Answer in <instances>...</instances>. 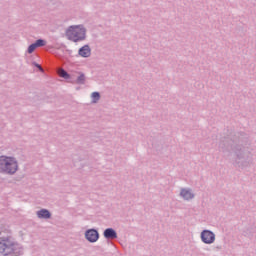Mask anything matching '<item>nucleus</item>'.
Listing matches in <instances>:
<instances>
[{
	"instance_id": "nucleus-1",
	"label": "nucleus",
	"mask_w": 256,
	"mask_h": 256,
	"mask_svg": "<svg viewBox=\"0 0 256 256\" xmlns=\"http://www.w3.org/2000/svg\"><path fill=\"white\" fill-rule=\"evenodd\" d=\"M3 233V231H0V256L23 255V246L15 241L13 236H11V232Z\"/></svg>"
},
{
	"instance_id": "nucleus-2",
	"label": "nucleus",
	"mask_w": 256,
	"mask_h": 256,
	"mask_svg": "<svg viewBox=\"0 0 256 256\" xmlns=\"http://www.w3.org/2000/svg\"><path fill=\"white\" fill-rule=\"evenodd\" d=\"M19 171V162L13 156H0V173L2 175H15Z\"/></svg>"
},
{
	"instance_id": "nucleus-3",
	"label": "nucleus",
	"mask_w": 256,
	"mask_h": 256,
	"mask_svg": "<svg viewBox=\"0 0 256 256\" xmlns=\"http://www.w3.org/2000/svg\"><path fill=\"white\" fill-rule=\"evenodd\" d=\"M66 39L72 43H81L87 39V28L83 25H72L66 29Z\"/></svg>"
},
{
	"instance_id": "nucleus-4",
	"label": "nucleus",
	"mask_w": 256,
	"mask_h": 256,
	"mask_svg": "<svg viewBox=\"0 0 256 256\" xmlns=\"http://www.w3.org/2000/svg\"><path fill=\"white\" fill-rule=\"evenodd\" d=\"M234 153L236 155L234 160L235 167H238L239 169H245L246 167H249V161L247 160V156H245V148L236 146L234 148Z\"/></svg>"
},
{
	"instance_id": "nucleus-5",
	"label": "nucleus",
	"mask_w": 256,
	"mask_h": 256,
	"mask_svg": "<svg viewBox=\"0 0 256 256\" xmlns=\"http://www.w3.org/2000/svg\"><path fill=\"white\" fill-rule=\"evenodd\" d=\"M200 239L205 245H213L215 243V232L205 229L200 233Z\"/></svg>"
},
{
	"instance_id": "nucleus-6",
	"label": "nucleus",
	"mask_w": 256,
	"mask_h": 256,
	"mask_svg": "<svg viewBox=\"0 0 256 256\" xmlns=\"http://www.w3.org/2000/svg\"><path fill=\"white\" fill-rule=\"evenodd\" d=\"M85 239H87L89 243H97V241H99V231L93 228L86 230Z\"/></svg>"
},
{
	"instance_id": "nucleus-7",
	"label": "nucleus",
	"mask_w": 256,
	"mask_h": 256,
	"mask_svg": "<svg viewBox=\"0 0 256 256\" xmlns=\"http://www.w3.org/2000/svg\"><path fill=\"white\" fill-rule=\"evenodd\" d=\"M180 197H182L184 201H191L195 199V194L193 193V190H191V188H181Z\"/></svg>"
},
{
	"instance_id": "nucleus-8",
	"label": "nucleus",
	"mask_w": 256,
	"mask_h": 256,
	"mask_svg": "<svg viewBox=\"0 0 256 256\" xmlns=\"http://www.w3.org/2000/svg\"><path fill=\"white\" fill-rule=\"evenodd\" d=\"M45 45H47V41L44 39H38L28 47L27 53L31 54L35 51V49L45 47Z\"/></svg>"
},
{
	"instance_id": "nucleus-9",
	"label": "nucleus",
	"mask_w": 256,
	"mask_h": 256,
	"mask_svg": "<svg viewBox=\"0 0 256 256\" xmlns=\"http://www.w3.org/2000/svg\"><path fill=\"white\" fill-rule=\"evenodd\" d=\"M78 55L80 57H83L84 59H87V58L91 57V46H89V44H86V45L82 46L78 50Z\"/></svg>"
},
{
	"instance_id": "nucleus-10",
	"label": "nucleus",
	"mask_w": 256,
	"mask_h": 256,
	"mask_svg": "<svg viewBox=\"0 0 256 256\" xmlns=\"http://www.w3.org/2000/svg\"><path fill=\"white\" fill-rule=\"evenodd\" d=\"M103 236L108 240V241H113L117 239V231L113 228H106L103 232Z\"/></svg>"
},
{
	"instance_id": "nucleus-11",
	"label": "nucleus",
	"mask_w": 256,
	"mask_h": 256,
	"mask_svg": "<svg viewBox=\"0 0 256 256\" xmlns=\"http://www.w3.org/2000/svg\"><path fill=\"white\" fill-rule=\"evenodd\" d=\"M219 149L222 151V153H227L230 149H233V145L231 144V141L229 139L221 140L219 144Z\"/></svg>"
},
{
	"instance_id": "nucleus-12",
	"label": "nucleus",
	"mask_w": 256,
	"mask_h": 256,
	"mask_svg": "<svg viewBox=\"0 0 256 256\" xmlns=\"http://www.w3.org/2000/svg\"><path fill=\"white\" fill-rule=\"evenodd\" d=\"M38 219H51V212L47 209H41L36 212Z\"/></svg>"
},
{
	"instance_id": "nucleus-13",
	"label": "nucleus",
	"mask_w": 256,
	"mask_h": 256,
	"mask_svg": "<svg viewBox=\"0 0 256 256\" xmlns=\"http://www.w3.org/2000/svg\"><path fill=\"white\" fill-rule=\"evenodd\" d=\"M59 76L62 77V79H71V75L65 69H60L59 70Z\"/></svg>"
},
{
	"instance_id": "nucleus-14",
	"label": "nucleus",
	"mask_w": 256,
	"mask_h": 256,
	"mask_svg": "<svg viewBox=\"0 0 256 256\" xmlns=\"http://www.w3.org/2000/svg\"><path fill=\"white\" fill-rule=\"evenodd\" d=\"M75 83H77V85H85V74H80L75 80Z\"/></svg>"
},
{
	"instance_id": "nucleus-15",
	"label": "nucleus",
	"mask_w": 256,
	"mask_h": 256,
	"mask_svg": "<svg viewBox=\"0 0 256 256\" xmlns=\"http://www.w3.org/2000/svg\"><path fill=\"white\" fill-rule=\"evenodd\" d=\"M92 97V103H98L99 99H101V94L99 92H93L91 94Z\"/></svg>"
},
{
	"instance_id": "nucleus-16",
	"label": "nucleus",
	"mask_w": 256,
	"mask_h": 256,
	"mask_svg": "<svg viewBox=\"0 0 256 256\" xmlns=\"http://www.w3.org/2000/svg\"><path fill=\"white\" fill-rule=\"evenodd\" d=\"M36 67L40 68L41 69V66L39 64L36 65Z\"/></svg>"
}]
</instances>
